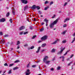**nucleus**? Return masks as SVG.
Listing matches in <instances>:
<instances>
[{"label":"nucleus","instance_id":"f257e3e1","mask_svg":"<svg viewBox=\"0 0 75 75\" xmlns=\"http://www.w3.org/2000/svg\"><path fill=\"white\" fill-rule=\"evenodd\" d=\"M48 37L47 35H45L41 38L40 40L42 41H45L47 39Z\"/></svg>","mask_w":75,"mask_h":75},{"label":"nucleus","instance_id":"f03ea898","mask_svg":"<svg viewBox=\"0 0 75 75\" xmlns=\"http://www.w3.org/2000/svg\"><path fill=\"white\" fill-rule=\"evenodd\" d=\"M48 20H47V19L46 18H45L44 19L43 21L44 22H46V26H47L48 25Z\"/></svg>","mask_w":75,"mask_h":75},{"label":"nucleus","instance_id":"7ed1b4c3","mask_svg":"<svg viewBox=\"0 0 75 75\" xmlns=\"http://www.w3.org/2000/svg\"><path fill=\"white\" fill-rule=\"evenodd\" d=\"M65 47H64L60 51V52H58V53L57 54H61L62 52L63 51H64V50H65Z\"/></svg>","mask_w":75,"mask_h":75},{"label":"nucleus","instance_id":"20e7f679","mask_svg":"<svg viewBox=\"0 0 75 75\" xmlns=\"http://www.w3.org/2000/svg\"><path fill=\"white\" fill-rule=\"evenodd\" d=\"M21 1L22 3H24L25 4H27V3H28L27 0H21Z\"/></svg>","mask_w":75,"mask_h":75},{"label":"nucleus","instance_id":"39448f33","mask_svg":"<svg viewBox=\"0 0 75 75\" xmlns=\"http://www.w3.org/2000/svg\"><path fill=\"white\" fill-rule=\"evenodd\" d=\"M48 56H46L43 59V61L44 62H45V61H47V59H48Z\"/></svg>","mask_w":75,"mask_h":75},{"label":"nucleus","instance_id":"423d86ee","mask_svg":"<svg viewBox=\"0 0 75 75\" xmlns=\"http://www.w3.org/2000/svg\"><path fill=\"white\" fill-rule=\"evenodd\" d=\"M54 25L52 23H51L49 25V27L51 28H53L54 27Z\"/></svg>","mask_w":75,"mask_h":75},{"label":"nucleus","instance_id":"0eeeda50","mask_svg":"<svg viewBox=\"0 0 75 75\" xmlns=\"http://www.w3.org/2000/svg\"><path fill=\"white\" fill-rule=\"evenodd\" d=\"M58 19H57L56 20L54 21V22L52 23L54 25H55V24H56L57 23V22H58Z\"/></svg>","mask_w":75,"mask_h":75},{"label":"nucleus","instance_id":"6e6552de","mask_svg":"<svg viewBox=\"0 0 75 75\" xmlns=\"http://www.w3.org/2000/svg\"><path fill=\"white\" fill-rule=\"evenodd\" d=\"M25 28V27L24 26H21L19 28V30L20 31L21 30H23V29H24Z\"/></svg>","mask_w":75,"mask_h":75},{"label":"nucleus","instance_id":"1a4fd4ad","mask_svg":"<svg viewBox=\"0 0 75 75\" xmlns=\"http://www.w3.org/2000/svg\"><path fill=\"white\" fill-rule=\"evenodd\" d=\"M69 18H66L64 21V23H66L67 21H69Z\"/></svg>","mask_w":75,"mask_h":75},{"label":"nucleus","instance_id":"9d476101","mask_svg":"<svg viewBox=\"0 0 75 75\" xmlns=\"http://www.w3.org/2000/svg\"><path fill=\"white\" fill-rule=\"evenodd\" d=\"M6 21V19L4 18H2L0 20V22H4Z\"/></svg>","mask_w":75,"mask_h":75},{"label":"nucleus","instance_id":"9b49d317","mask_svg":"<svg viewBox=\"0 0 75 75\" xmlns=\"http://www.w3.org/2000/svg\"><path fill=\"white\" fill-rule=\"evenodd\" d=\"M36 6L35 5H33V6H32L31 7L32 8H33V9H34V10H35L36 8Z\"/></svg>","mask_w":75,"mask_h":75},{"label":"nucleus","instance_id":"f8f14e48","mask_svg":"<svg viewBox=\"0 0 75 75\" xmlns=\"http://www.w3.org/2000/svg\"><path fill=\"white\" fill-rule=\"evenodd\" d=\"M40 48H41V47H39L38 48V50L37 51H36V53H38L39 52H40Z\"/></svg>","mask_w":75,"mask_h":75},{"label":"nucleus","instance_id":"ddd939ff","mask_svg":"<svg viewBox=\"0 0 75 75\" xmlns=\"http://www.w3.org/2000/svg\"><path fill=\"white\" fill-rule=\"evenodd\" d=\"M28 8V6L26 5L25 6V9H24V11H25V10H26L27 8Z\"/></svg>","mask_w":75,"mask_h":75},{"label":"nucleus","instance_id":"4468645a","mask_svg":"<svg viewBox=\"0 0 75 75\" xmlns=\"http://www.w3.org/2000/svg\"><path fill=\"white\" fill-rule=\"evenodd\" d=\"M9 35H8L5 34L4 36V38H6V37H8Z\"/></svg>","mask_w":75,"mask_h":75},{"label":"nucleus","instance_id":"2eb2a0df","mask_svg":"<svg viewBox=\"0 0 75 75\" xmlns=\"http://www.w3.org/2000/svg\"><path fill=\"white\" fill-rule=\"evenodd\" d=\"M50 61H47L45 62V64H50Z\"/></svg>","mask_w":75,"mask_h":75},{"label":"nucleus","instance_id":"dca6fc26","mask_svg":"<svg viewBox=\"0 0 75 75\" xmlns=\"http://www.w3.org/2000/svg\"><path fill=\"white\" fill-rule=\"evenodd\" d=\"M9 15L10 13L9 12H8L6 14V16L7 17H8L9 16Z\"/></svg>","mask_w":75,"mask_h":75},{"label":"nucleus","instance_id":"f3484780","mask_svg":"<svg viewBox=\"0 0 75 75\" xmlns=\"http://www.w3.org/2000/svg\"><path fill=\"white\" fill-rule=\"evenodd\" d=\"M45 45H46V44L44 43L42 45L41 47H45Z\"/></svg>","mask_w":75,"mask_h":75},{"label":"nucleus","instance_id":"a211bd4d","mask_svg":"<svg viewBox=\"0 0 75 75\" xmlns=\"http://www.w3.org/2000/svg\"><path fill=\"white\" fill-rule=\"evenodd\" d=\"M37 8L38 10H40V7L38 6H36V8Z\"/></svg>","mask_w":75,"mask_h":75},{"label":"nucleus","instance_id":"6ab92c4d","mask_svg":"<svg viewBox=\"0 0 75 75\" xmlns=\"http://www.w3.org/2000/svg\"><path fill=\"white\" fill-rule=\"evenodd\" d=\"M55 51V50L54 49H53L51 50V52H54Z\"/></svg>","mask_w":75,"mask_h":75},{"label":"nucleus","instance_id":"aec40b11","mask_svg":"<svg viewBox=\"0 0 75 75\" xmlns=\"http://www.w3.org/2000/svg\"><path fill=\"white\" fill-rule=\"evenodd\" d=\"M48 8H49V6H47L44 9V10H47Z\"/></svg>","mask_w":75,"mask_h":75},{"label":"nucleus","instance_id":"412c9836","mask_svg":"<svg viewBox=\"0 0 75 75\" xmlns=\"http://www.w3.org/2000/svg\"><path fill=\"white\" fill-rule=\"evenodd\" d=\"M33 28L31 26V25L29 27V29H30V30H33Z\"/></svg>","mask_w":75,"mask_h":75},{"label":"nucleus","instance_id":"4be33fe9","mask_svg":"<svg viewBox=\"0 0 75 75\" xmlns=\"http://www.w3.org/2000/svg\"><path fill=\"white\" fill-rule=\"evenodd\" d=\"M67 30H65V31H64V32L62 33V34H64V35H65V34L67 33Z\"/></svg>","mask_w":75,"mask_h":75},{"label":"nucleus","instance_id":"5701e85b","mask_svg":"<svg viewBox=\"0 0 75 75\" xmlns=\"http://www.w3.org/2000/svg\"><path fill=\"white\" fill-rule=\"evenodd\" d=\"M33 48H34V46H31L30 48H29L28 49V50H30V49H33Z\"/></svg>","mask_w":75,"mask_h":75},{"label":"nucleus","instance_id":"b1692460","mask_svg":"<svg viewBox=\"0 0 75 75\" xmlns=\"http://www.w3.org/2000/svg\"><path fill=\"white\" fill-rule=\"evenodd\" d=\"M20 62V60H16L15 62L14 63H17V62Z\"/></svg>","mask_w":75,"mask_h":75},{"label":"nucleus","instance_id":"393cba45","mask_svg":"<svg viewBox=\"0 0 75 75\" xmlns=\"http://www.w3.org/2000/svg\"><path fill=\"white\" fill-rule=\"evenodd\" d=\"M57 41H55L54 42H53L52 43H51V44H55L57 43Z\"/></svg>","mask_w":75,"mask_h":75},{"label":"nucleus","instance_id":"a878e982","mask_svg":"<svg viewBox=\"0 0 75 75\" xmlns=\"http://www.w3.org/2000/svg\"><path fill=\"white\" fill-rule=\"evenodd\" d=\"M36 67H37V65H33L32 66V68H35Z\"/></svg>","mask_w":75,"mask_h":75},{"label":"nucleus","instance_id":"bb28decb","mask_svg":"<svg viewBox=\"0 0 75 75\" xmlns=\"http://www.w3.org/2000/svg\"><path fill=\"white\" fill-rule=\"evenodd\" d=\"M62 61L63 62H64V56H62Z\"/></svg>","mask_w":75,"mask_h":75},{"label":"nucleus","instance_id":"cd10ccee","mask_svg":"<svg viewBox=\"0 0 75 75\" xmlns=\"http://www.w3.org/2000/svg\"><path fill=\"white\" fill-rule=\"evenodd\" d=\"M57 70H59L61 69V67L59 66H58L57 68Z\"/></svg>","mask_w":75,"mask_h":75},{"label":"nucleus","instance_id":"c85d7f7f","mask_svg":"<svg viewBox=\"0 0 75 75\" xmlns=\"http://www.w3.org/2000/svg\"><path fill=\"white\" fill-rule=\"evenodd\" d=\"M14 65V64H11L9 65V67H12L13 65Z\"/></svg>","mask_w":75,"mask_h":75},{"label":"nucleus","instance_id":"c756f323","mask_svg":"<svg viewBox=\"0 0 75 75\" xmlns=\"http://www.w3.org/2000/svg\"><path fill=\"white\" fill-rule=\"evenodd\" d=\"M72 62H70L69 64H68L67 66H70V65H71V64H72Z\"/></svg>","mask_w":75,"mask_h":75},{"label":"nucleus","instance_id":"7c9ffc66","mask_svg":"<svg viewBox=\"0 0 75 75\" xmlns=\"http://www.w3.org/2000/svg\"><path fill=\"white\" fill-rule=\"evenodd\" d=\"M44 30V28H42L41 29H40V31L41 32V31H42Z\"/></svg>","mask_w":75,"mask_h":75},{"label":"nucleus","instance_id":"2f4dec72","mask_svg":"<svg viewBox=\"0 0 75 75\" xmlns=\"http://www.w3.org/2000/svg\"><path fill=\"white\" fill-rule=\"evenodd\" d=\"M18 67H14L13 68V70H16V69H18Z\"/></svg>","mask_w":75,"mask_h":75},{"label":"nucleus","instance_id":"473e14b6","mask_svg":"<svg viewBox=\"0 0 75 75\" xmlns=\"http://www.w3.org/2000/svg\"><path fill=\"white\" fill-rule=\"evenodd\" d=\"M49 3V2L48 1H45V4H47V3Z\"/></svg>","mask_w":75,"mask_h":75},{"label":"nucleus","instance_id":"72a5a7b5","mask_svg":"<svg viewBox=\"0 0 75 75\" xmlns=\"http://www.w3.org/2000/svg\"><path fill=\"white\" fill-rule=\"evenodd\" d=\"M52 4H53V1H52L51 2H50V6H51V5H52Z\"/></svg>","mask_w":75,"mask_h":75},{"label":"nucleus","instance_id":"f704fd0d","mask_svg":"<svg viewBox=\"0 0 75 75\" xmlns=\"http://www.w3.org/2000/svg\"><path fill=\"white\" fill-rule=\"evenodd\" d=\"M11 70H10L9 71L8 74H11Z\"/></svg>","mask_w":75,"mask_h":75},{"label":"nucleus","instance_id":"c9c22d12","mask_svg":"<svg viewBox=\"0 0 75 75\" xmlns=\"http://www.w3.org/2000/svg\"><path fill=\"white\" fill-rule=\"evenodd\" d=\"M75 38H74L73 40L71 42V43H73L74 41H75Z\"/></svg>","mask_w":75,"mask_h":75},{"label":"nucleus","instance_id":"e433bc0d","mask_svg":"<svg viewBox=\"0 0 75 75\" xmlns=\"http://www.w3.org/2000/svg\"><path fill=\"white\" fill-rule=\"evenodd\" d=\"M62 43H63V44H64V43H65V42H66V40H63L62 41Z\"/></svg>","mask_w":75,"mask_h":75},{"label":"nucleus","instance_id":"4c0bfd02","mask_svg":"<svg viewBox=\"0 0 75 75\" xmlns=\"http://www.w3.org/2000/svg\"><path fill=\"white\" fill-rule=\"evenodd\" d=\"M3 34L2 32H0V35H3Z\"/></svg>","mask_w":75,"mask_h":75},{"label":"nucleus","instance_id":"58836bf2","mask_svg":"<svg viewBox=\"0 0 75 75\" xmlns=\"http://www.w3.org/2000/svg\"><path fill=\"white\" fill-rule=\"evenodd\" d=\"M12 20H13L12 19H10L9 20V21H10L11 23H12Z\"/></svg>","mask_w":75,"mask_h":75},{"label":"nucleus","instance_id":"ea45409f","mask_svg":"<svg viewBox=\"0 0 75 75\" xmlns=\"http://www.w3.org/2000/svg\"><path fill=\"white\" fill-rule=\"evenodd\" d=\"M30 72L26 73V75H30Z\"/></svg>","mask_w":75,"mask_h":75},{"label":"nucleus","instance_id":"a19ab883","mask_svg":"<svg viewBox=\"0 0 75 75\" xmlns=\"http://www.w3.org/2000/svg\"><path fill=\"white\" fill-rule=\"evenodd\" d=\"M4 66H7V67H8V64H7L6 63L4 64Z\"/></svg>","mask_w":75,"mask_h":75},{"label":"nucleus","instance_id":"79ce46f5","mask_svg":"<svg viewBox=\"0 0 75 75\" xmlns=\"http://www.w3.org/2000/svg\"><path fill=\"white\" fill-rule=\"evenodd\" d=\"M12 14L13 15H15V12H14V11H12Z\"/></svg>","mask_w":75,"mask_h":75},{"label":"nucleus","instance_id":"37998d69","mask_svg":"<svg viewBox=\"0 0 75 75\" xmlns=\"http://www.w3.org/2000/svg\"><path fill=\"white\" fill-rule=\"evenodd\" d=\"M66 27H67V25L66 24H64L63 25V27L64 28Z\"/></svg>","mask_w":75,"mask_h":75},{"label":"nucleus","instance_id":"c03bdc74","mask_svg":"<svg viewBox=\"0 0 75 75\" xmlns=\"http://www.w3.org/2000/svg\"><path fill=\"white\" fill-rule=\"evenodd\" d=\"M20 41H18L17 42V43L16 44V45H18V44H20Z\"/></svg>","mask_w":75,"mask_h":75},{"label":"nucleus","instance_id":"a18cd8bd","mask_svg":"<svg viewBox=\"0 0 75 75\" xmlns=\"http://www.w3.org/2000/svg\"><path fill=\"white\" fill-rule=\"evenodd\" d=\"M27 33H28V32H26L24 33L23 34L25 35V34H27Z\"/></svg>","mask_w":75,"mask_h":75},{"label":"nucleus","instance_id":"49530a36","mask_svg":"<svg viewBox=\"0 0 75 75\" xmlns=\"http://www.w3.org/2000/svg\"><path fill=\"white\" fill-rule=\"evenodd\" d=\"M10 45V42H8L7 43L6 45H7V46H8V45Z\"/></svg>","mask_w":75,"mask_h":75},{"label":"nucleus","instance_id":"de8ad7c7","mask_svg":"<svg viewBox=\"0 0 75 75\" xmlns=\"http://www.w3.org/2000/svg\"><path fill=\"white\" fill-rule=\"evenodd\" d=\"M30 72V70L29 69H28L27 70L26 72Z\"/></svg>","mask_w":75,"mask_h":75},{"label":"nucleus","instance_id":"09e8293b","mask_svg":"<svg viewBox=\"0 0 75 75\" xmlns=\"http://www.w3.org/2000/svg\"><path fill=\"white\" fill-rule=\"evenodd\" d=\"M36 37V35L33 36V37H32V38H33V39L35 38V37Z\"/></svg>","mask_w":75,"mask_h":75},{"label":"nucleus","instance_id":"8fccbe9b","mask_svg":"<svg viewBox=\"0 0 75 75\" xmlns=\"http://www.w3.org/2000/svg\"><path fill=\"white\" fill-rule=\"evenodd\" d=\"M5 42V41L4 40H2V41L1 42H2V44H4V42Z\"/></svg>","mask_w":75,"mask_h":75},{"label":"nucleus","instance_id":"3c124183","mask_svg":"<svg viewBox=\"0 0 75 75\" xmlns=\"http://www.w3.org/2000/svg\"><path fill=\"white\" fill-rule=\"evenodd\" d=\"M67 4V2L65 3L64 5V6H66Z\"/></svg>","mask_w":75,"mask_h":75},{"label":"nucleus","instance_id":"603ef678","mask_svg":"<svg viewBox=\"0 0 75 75\" xmlns=\"http://www.w3.org/2000/svg\"><path fill=\"white\" fill-rule=\"evenodd\" d=\"M55 17V15H54V16L52 17V18H54Z\"/></svg>","mask_w":75,"mask_h":75},{"label":"nucleus","instance_id":"864d4df0","mask_svg":"<svg viewBox=\"0 0 75 75\" xmlns=\"http://www.w3.org/2000/svg\"><path fill=\"white\" fill-rule=\"evenodd\" d=\"M73 56H74V54H72L70 57V58H72Z\"/></svg>","mask_w":75,"mask_h":75},{"label":"nucleus","instance_id":"5fc2aeb1","mask_svg":"<svg viewBox=\"0 0 75 75\" xmlns=\"http://www.w3.org/2000/svg\"><path fill=\"white\" fill-rule=\"evenodd\" d=\"M24 46L25 47H27V46H28V45H27V44H25L24 45Z\"/></svg>","mask_w":75,"mask_h":75},{"label":"nucleus","instance_id":"6e6d98bb","mask_svg":"<svg viewBox=\"0 0 75 75\" xmlns=\"http://www.w3.org/2000/svg\"><path fill=\"white\" fill-rule=\"evenodd\" d=\"M23 32H21V33H20V35H22V34H23Z\"/></svg>","mask_w":75,"mask_h":75},{"label":"nucleus","instance_id":"4d7b16f0","mask_svg":"<svg viewBox=\"0 0 75 75\" xmlns=\"http://www.w3.org/2000/svg\"><path fill=\"white\" fill-rule=\"evenodd\" d=\"M44 22H42V23H41V25H44Z\"/></svg>","mask_w":75,"mask_h":75},{"label":"nucleus","instance_id":"13d9d810","mask_svg":"<svg viewBox=\"0 0 75 75\" xmlns=\"http://www.w3.org/2000/svg\"><path fill=\"white\" fill-rule=\"evenodd\" d=\"M67 54V52H66V53L63 55L64 56L66 55Z\"/></svg>","mask_w":75,"mask_h":75},{"label":"nucleus","instance_id":"bf43d9fd","mask_svg":"<svg viewBox=\"0 0 75 75\" xmlns=\"http://www.w3.org/2000/svg\"><path fill=\"white\" fill-rule=\"evenodd\" d=\"M67 54V52H66V53L63 55L64 56L66 55Z\"/></svg>","mask_w":75,"mask_h":75},{"label":"nucleus","instance_id":"052dcab7","mask_svg":"<svg viewBox=\"0 0 75 75\" xmlns=\"http://www.w3.org/2000/svg\"><path fill=\"white\" fill-rule=\"evenodd\" d=\"M20 48V46L18 45L17 47V49H19Z\"/></svg>","mask_w":75,"mask_h":75},{"label":"nucleus","instance_id":"680f3d73","mask_svg":"<svg viewBox=\"0 0 75 75\" xmlns=\"http://www.w3.org/2000/svg\"><path fill=\"white\" fill-rule=\"evenodd\" d=\"M38 12H39V13H40V14H41V11H38Z\"/></svg>","mask_w":75,"mask_h":75},{"label":"nucleus","instance_id":"e2e57ef3","mask_svg":"<svg viewBox=\"0 0 75 75\" xmlns=\"http://www.w3.org/2000/svg\"><path fill=\"white\" fill-rule=\"evenodd\" d=\"M44 50H42V51H41V52H44Z\"/></svg>","mask_w":75,"mask_h":75},{"label":"nucleus","instance_id":"0e129e2a","mask_svg":"<svg viewBox=\"0 0 75 75\" xmlns=\"http://www.w3.org/2000/svg\"><path fill=\"white\" fill-rule=\"evenodd\" d=\"M35 18H34V21H37L36 20H35Z\"/></svg>","mask_w":75,"mask_h":75},{"label":"nucleus","instance_id":"69168bd1","mask_svg":"<svg viewBox=\"0 0 75 75\" xmlns=\"http://www.w3.org/2000/svg\"><path fill=\"white\" fill-rule=\"evenodd\" d=\"M13 50V48H11V51H12V50Z\"/></svg>","mask_w":75,"mask_h":75},{"label":"nucleus","instance_id":"338daca9","mask_svg":"<svg viewBox=\"0 0 75 75\" xmlns=\"http://www.w3.org/2000/svg\"><path fill=\"white\" fill-rule=\"evenodd\" d=\"M66 0L67 1V2H69V1H70L71 0Z\"/></svg>","mask_w":75,"mask_h":75},{"label":"nucleus","instance_id":"774afa93","mask_svg":"<svg viewBox=\"0 0 75 75\" xmlns=\"http://www.w3.org/2000/svg\"><path fill=\"white\" fill-rule=\"evenodd\" d=\"M51 71H54V68H52L51 69Z\"/></svg>","mask_w":75,"mask_h":75}]
</instances>
